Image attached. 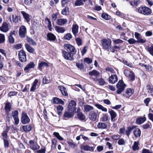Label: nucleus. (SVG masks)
I'll use <instances>...</instances> for the list:
<instances>
[{
	"mask_svg": "<svg viewBox=\"0 0 153 153\" xmlns=\"http://www.w3.org/2000/svg\"><path fill=\"white\" fill-rule=\"evenodd\" d=\"M108 113L111 116V120L112 122H114L116 120V118L117 117L116 113L112 109L109 110Z\"/></svg>",
	"mask_w": 153,
	"mask_h": 153,
	"instance_id": "nucleus-13",
	"label": "nucleus"
},
{
	"mask_svg": "<svg viewBox=\"0 0 153 153\" xmlns=\"http://www.w3.org/2000/svg\"><path fill=\"white\" fill-rule=\"evenodd\" d=\"M101 119L102 121L104 122L109 121V118L107 114H105L103 116Z\"/></svg>",
	"mask_w": 153,
	"mask_h": 153,
	"instance_id": "nucleus-45",
	"label": "nucleus"
},
{
	"mask_svg": "<svg viewBox=\"0 0 153 153\" xmlns=\"http://www.w3.org/2000/svg\"><path fill=\"white\" fill-rule=\"evenodd\" d=\"M55 29L56 31L58 33H63L65 31V30L64 27L58 26H55Z\"/></svg>",
	"mask_w": 153,
	"mask_h": 153,
	"instance_id": "nucleus-31",
	"label": "nucleus"
},
{
	"mask_svg": "<svg viewBox=\"0 0 153 153\" xmlns=\"http://www.w3.org/2000/svg\"><path fill=\"white\" fill-rule=\"evenodd\" d=\"M26 33V29L25 26H22L20 27L19 33V35L21 37H24Z\"/></svg>",
	"mask_w": 153,
	"mask_h": 153,
	"instance_id": "nucleus-10",
	"label": "nucleus"
},
{
	"mask_svg": "<svg viewBox=\"0 0 153 153\" xmlns=\"http://www.w3.org/2000/svg\"><path fill=\"white\" fill-rule=\"evenodd\" d=\"M97 115V113L94 111H91L89 114L88 118L92 121H95L96 120Z\"/></svg>",
	"mask_w": 153,
	"mask_h": 153,
	"instance_id": "nucleus-17",
	"label": "nucleus"
},
{
	"mask_svg": "<svg viewBox=\"0 0 153 153\" xmlns=\"http://www.w3.org/2000/svg\"><path fill=\"white\" fill-rule=\"evenodd\" d=\"M133 133L135 137H140L141 135V131L139 129L136 128L133 131Z\"/></svg>",
	"mask_w": 153,
	"mask_h": 153,
	"instance_id": "nucleus-34",
	"label": "nucleus"
},
{
	"mask_svg": "<svg viewBox=\"0 0 153 153\" xmlns=\"http://www.w3.org/2000/svg\"><path fill=\"white\" fill-rule=\"evenodd\" d=\"M146 49L147 51L153 56V46L152 45H149L147 47Z\"/></svg>",
	"mask_w": 153,
	"mask_h": 153,
	"instance_id": "nucleus-42",
	"label": "nucleus"
},
{
	"mask_svg": "<svg viewBox=\"0 0 153 153\" xmlns=\"http://www.w3.org/2000/svg\"><path fill=\"white\" fill-rule=\"evenodd\" d=\"M101 42L103 48L109 51L111 48V41L104 39L101 40Z\"/></svg>",
	"mask_w": 153,
	"mask_h": 153,
	"instance_id": "nucleus-3",
	"label": "nucleus"
},
{
	"mask_svg": "<svg viewBox=\"0 0 153 153\" xmlns=\"http://www.w3.org/2000/svg\"><path fill=\"white\" fill-rule=\"evenodd\" d=\"M64 38L67 40H69L72 37V36L71 34L70 33H68L66 34L64 36Z\"/></svg>",
	"mask_w": 153,
	"mask_h": 153,
	"instance_id": "nucleus-60",
	"label": "nucleus"
},
{
	"mask_svg": "<svg viewBox=\"0 0 153 153\" xmlns=\"http://www.w3.org/2000/svg\"><path fill=\"white\" fill-rule=\"evenodd\" d=\"M21 120L22 123L25 124L28 123L30 122V119L26 113L24 112H22Z\"/></svg>",
	"mask_w": 153,
	"mask_h": 153,
	"instance_id": "nucleus-7",
	"label": "nucleus"
},
{
	"mask_svg": "<svg viewBox=\"0 0 153 153\" xmlns=\"http://www.w3.org/2000/svg\"><path fill=\"white\" fill-rule=\"evenodd\" d=\"M75 113L72 111H68L65 112L64 114V117L65 119L73 117Z\"/></svg>",
	"mask_w": 153,
	"mask_h": 153,
	"instance_id": "nucleus-20",
	"label": "nucleus"
},
{
	"mask_svg": "<svg viewBox=\"0 0 153 153\" xmlns=\"http://www.w3.org/2000/svg\"><path fill=\"white\" fill-rule=\"evenodd\" d=\"M53 102H52L55 104H61L62 105H64V101L61 99L57 97H54L53 99Z\"/></svg>",
	"mask_w": 153,
	"mask_h": 153,
	"instance_id": "nucleus-26",
	"label": "nucleus"
},
{
	"mask_svg": "<svg viewBox=\"0 0 153 153\" xmlns=\"http://www.w3.org/2000/svg\"><path fill=\"white\" fill-rule=\"evenodd\" d=\"M25 46L26 49L28 52L31 53H33L34 52V49L29 44H25Z\"/></svg>",
	"mask_w": 153,
	"mask_h": 153,
	"instance_id": "nucleus-36",
	"label": "nucleus"
},
{
	"mask_svg": "<svg viewBox=\"0 0 153 153\" xmlns=\"http://www.w3.org/2000/svg\"><path fill=\"white\" fill-rule=\"evenodd\" d=\"M58 88L63 95L66 96H68L66 89L65 87L61 86H59L58 87Z\"/></svg>",
	"mask_w": 153,
	"mask_h": 153,
	"instance_id": "nucleus-25",
	"label": "nucleus"
},
{
	"mask_svg": "<svg viewBox=\"0 0 153 153\" xmlns=\"http://www.w3.org/2000/svg\"><path fill=\"white\" fill-rule=\"evenodd\" d=\"M146 89L149 94L153 96V86L149 85H147L146 86Z\"/></svg>",
	"mask_w": 153,
	"mask_h": 153,
	"instance_id": "nucleus-29",
	"label": "nucleus"
},
{
	"mask_svg": "<svg viewBox=\"0 0 153 153\" xmlns=\"http://www.w3.org/2000/svg\"><path fill=\"white\" fill-rule=\"evenodd\" d=\"M26 40L31 45L34 46H35L36 45V43L30 37H27Z\"/></svg>",
	"mask_w": 153,
	"mask_h": 153,
	"instance_id": "nucleus-41",
	"label": "nucleus"
},
{
	"mask_svg": "<svg viewBox=\"0 0 153 153\" xmlns=\"http://www.w3.org/2000/svg\"><path fill=\"white\" fill-rule=\"evenodd\" d=\"M97 81L98 82L100 85H103L105 83V82L104 79L101 78H99L98 79H97Z\"/></svg>",
	"mask_w": 153,
	"mask_h": 153,
	"instance_id": "nucleus-49",
	"label": "nucleus"
},
{
	"mask_svg": "<svg viewBox=\"0 0 153 153\" xmlns=\"http://www.w3.org/2000/svg\"><path fill=\"white\" fill-rule=\"evenodd\" d=\"M137 12L144 15H149L152 13L151 9L147 7H140L138 8Z\"/></svg>",
	"mask_w": 153,
	"mask_h": 153,
	"instance_id": "nucleus-2",
	"label": "nucleus"
},
{
	"mask_svg": "<svg viewBox=\"0 0 153 153\" xmlns=\"http://www.w3.org/2000/svg\"><path fill=\"white\" fill-rule=\"evenodd\" d=\"M140 2L139 0H134L133 2H130V3L131 5L133 6H137L138 4Z\"/></svg>",
	"mask_w": 153,
	"mask_h": 153,
	"instance_id": "nucleus-56",
	"label": "nucleus"
},
{
	"mask_svg": "<svg viewBox=\"0 0 153 153\" xmlns=\"http://www.w3.org/2000/svg\"><path fill=\"white\" fill-rule=\"evenodd\" d=\"M84 61L88 64H90L92 63V60L88 58H85L84 59Z\"/></svg>",
	"mask_w": 153,
	"mask_h": 153,
	"instance_id": "nucleus-58",
	"label": "nucleus"
},
{
	"mask_svg": "<svg viewBox=\"0 0 153 153\" xmlns=\"http://www.w3.org/2000/svg\"><path fill=\"white\" fill-rule=\"evenodd\" d=\"M53 134L59 140H63V138L58 133L56 132H54L53 133Z\"/></svg>",
	"mask_w": 153,
	"mask_h": 153,
	"instance_id": "nucleus-52",
	"label": "nucleus"
},
{
	"mask_svg": "<svg viewBox=\"0 0 153 153\" xmlns=\"http://www.w3.org/2000/svg\"><path fill=\"white\" fill-rule=\"evenodd\" d=\"M118 77L116 75H112L109 77L108 82L109 83L114 84L117 82Z\"/></svg>",
	"mask_w": 153,
	"mask_h": 153,
	"instance_id": "nucleus-15",
	"label": "nucleus"
},
{
	"mask_svg": "<svg viewBox=\"0 0 153 153\" xmlns=\"http://www.w3.org/2000/svg\"><path fill=\"white\" fill-rule=\"evenodd\" d=\"M94 105L98 109L101 110L103 112H106L107 111V109L98 103H95Z\"/></svg>",
	"mask_w": 153,
	"mask_h": 153,
	"instance_id": "nucleus-30",
	"label": "nucleus"
},
{
	"mask_svg": "<svg viewBox=\"0 0 153 153\" xmlns=\"http://www.w3.org/2000/svg\"><path fill=\"white\" fill-rule=\"evenodd\" d=\"M136 127V126H135L127 127L126 130H125V134L126 135L127 137H129L132 130L135 128Z\"/></svg>",
	"mask_w": 153,
	"mask_h": 153,
	"instance_id": "nucleus-19",
	"label": "nucleus"
},
{
	"mask_svg": "<svg viewBox=\"0 0 153 153\" xmlns=\"http://www.w3.org/2000/svg\"><path fill=\"white\" fill-rule=\"evenodd\" d=\"M5 40V36L4 34L0 33V43H3Z\"/></svg>",
	"mask_w": 153,
	"mask_h": 153,
	"instance_id": "nucleus-57",
	"label": "nucleus"
},
{
	"mask_svg": "<svg viewBox=\"0 0 153 153\" xmlns=\"http://www.w3.org/2000/svg\"><path fill=\"white\" fill-rule=\"evenodd\" d=\"M140 65L142 66H144L145 67V68L148 71H150L152 70V67L151 66L149 65H144L143 64L140 63Z\"/></svg>",
	"mask_w": 153,
	"mask_h": 153,
	"instance_id": "nucleus-46",
	"label": "nucleus"
},
{
	"mask_svg": "<svg viewBox=\"0 0 153 153\" xmlns=\"http://www.w3.org/2000/svg\"><path fill=\"white\" fill-rule=\"evenodd\" d=\"M69 2V0H62L61 1V5L62 7H64L67 6Z\"/></svg>",
	"mask_w": 153,
	"mask_h": 153,
	"instance_id": "nucleus-48",
	"label": "nucleus"
},
{
	"mask_svg": "<svg viewBox=\"0 0 153 153\" xmlns=\"http://www.w3.org/2000/svg\"><path fill=\"white\" fill-rule=\"evenodd\" d=\"M138 142H134L132 148L134 150H137L139 149V147L138 146Z\"/></svg>",
	"mask_w": 153,
	"mask_h": 153,
	"instance_id": "nucleus-54",
	"label": "nucleus"
},
{
	"mask_svg": "<svg viewBox=\"0 0 153 153\" xmlns=\"http://www.w3.org/2000/svg\"><path fill=\"white\" fill-rule=\"evenodd\" d=\"M33 0H25L24 3L26 5H29L32 3Z\"/></svg>",
	"mask_w": 153,
	"mask_h": 153,
	"instance_id": "nucleus-63",
	"label": "nucleus"
},
{
	"mask_svg": "<svg viewBox=\"0 0 153 153\" xmlns=\"http://www.w3.org/2000/svg\"><path fill=\"white\" fill-rule=\"evenodd\" d=\"M15 31H12L10 33L8 36V41L10 43H13L14 42V39L13 36H15Z\"/></svg>",
	"mask_w": 153,
	"mask_h": 153,
	"instance_id": "nucleus-23",
	"label": "nucleus"
},
{
	"mask_svg": "<svg viewBox=\"0 0 153 153\" xmlns=\"http://www.w3.org/2000/svg\"><path fill=\"white\" fill-rule=\"evenodd\" d=\"M63 108V107L60 105H59L57 107V109L58 111V114L59 115L61 114Z\"/></svg>",
	"mask_w": 153,
	"mask_h": 153,
	"instance_id": "nucleus-51",
	"label": "nucleus"
},
{
	"mask_svg": "<svg viewBox=\"0 0 153 153\" xmlns=\"http://www.w3.org/2000/svg\"><path fill=\"white\" fill-rule=\"evenodd\" d=\"M18 111H12V115L14 120V123L15 125H18L19 123V119L18 117Z\"/></svg>",
	"mask_w": 153,
	"mask_h": 153,
	"instance_id": "nucleus-11",
	"label": "nucleus"
},
{
	"mask_svg": "<svg viewBox=\"0 0 153 153\" xmlns=\"http://www.w3.org/2000/svg\"><path fill=\"white\" fill-rule=\"evenodd\" d=\"M4 147L5 148H7L9 145V143L8 140H7L6 139H4Z\"/></svg>",
	"mask_w": 153,
	"mask_h": 153,
	"instance_id": "nucleus-64",
	"label": "nucleus"
},
{
	"mask_svg": "<svg viewBox=\"0 0 153 153\" xmlns=\"http://www.w3.org/2000/svg\"><path fill=\"white\" fill-rule=\"evenodd\" d=\"M83 4L82 0H77L74 3V5L77 6L83 5Z\"/></svg>",
	"mask_w": 153,
	"mask_h": 153,
	"instance_id": "nucleus-47",
	"label": "nucleus"
},
{
	"mask_svg": "<svg viewBox=\"0 0 153 153\" xmlns=\"http://www.w3.org/2000/svg\"><path fill=\"white\" fill-rule=\"evenodd\" d=\"M128 43L130 45H132L135 44L136 42V40H135L133 38H130L128 40Z\"/></svg>",
	"mask_w": 153,
	"mask_h": 153,
	"instance_id": "nucleus-59",
	"label": "nucleus"
},
{
	"mask_svg": "<svg viewBox=\"0 0 153 153\" xmlns=\"http://www.w3.org/2000/svg\"><path fill=\"white\" fill-rule=\"evenodd\" d=\"M76 102L74 100H71L67 106V110L69 111H72L76 113Z\"/></svg>",
	"mask_w": 153,
	"mask_h": 153,
	"instance_id": "nucleus-4",
	"label": "nucleus"
},
{
	"mask_svg": "<svg viewBox=\"0 0 153 153\" xmlns=\"http://www.w3.org/2000/svg\"><path fill=\"white\" fill-rule=\"evenodd\" d=\"M21 13L26 22L27 23L29 22L31 20V16L24 11H21Z\"/></svg>",
	"mask_w": 153,
	"mask_h": 153,
	"instance_id": "nucleus-14",
	"label": "nucleus"
},
{
	"mask_svg": "<svg viewBox=\"0 0 153 153\" xmlns=\"http://www.w3.org/2000/svg\"><path fill=\"white\" fill-rule=\"evenodd\" d=\"M11 105L10 103H7L5 106V111L6 113H8L10 111Z\"/></svg>",
	"mask_w": 153,
	"mask_h": 153,
	"instance_id": "nucleus-43",
	"label": "nucleus"
},
{
	"mask_svg": "<svg viewBox=\"0 0 153 153\" xmlns=\"http://www.w3.org/2000/svg\"><path fill=\"white\" fill-rule=\"evenodd\" d=\"M13 21L15 23H18L19 21L20 20V17L19 16L12 15Z\"/></svg>",
	"mask_w": 153,
	"mask_h": 153,
	"instance_id": "nucleus-44",
	"label": "nucleus"
},
{
	"mask_svg": "<svg viewBox=\"0 0 153 153\" xmlns=\"http://www.w3.org/2000/svg\"><path fill=\"white\" fill-rule=\"evenodd\" d=\"M9 27L7 23L6 22H4L2 24L1 27H0V30L4 32H6L8 31Z\"/></svg>",
	"mask_w": 153,
	"mask_h": 153,
	"instance_id": "nucleus-16",
	"label": "nucleus"
},
{
	"mask_svg": "<svg viewBox=\"0 0 153 153\" xmlns=\"http://www.w3.org/2000/svg\"><path fill=\"white\" fill-rule=\"evenodd\" d=\"M69 8L65 7L62 11V13L63 15H65L67 14V11L68 10Z\"/></svg>",
	"mask_w": 153,
	"mask_h": 153,
	"instance_id": "nucleus-61",
	"label": "nucleus"
},
{
	"mask_svg": "<svg viewBox=\"0 0 153 153\" xmlns=\"http://www.w3.org/2000/svg\"><path fill=\"white\" fill-rule=\"evenodd\" d=\"M134 91L131 88H127L125 93L123 94V96L127 98H129L134 93Z\"/></svg>",
	"mask_w": 153,
	"mask_h": 153,
	"instance_id": "nucleus-9",
	"label": "nucleus"
},
{
	"mask_svg": "<svg viewBox=\"0 0 153 153\" xmlns=\"http://www.w3.org/2000/svg\"><path fill=\"white\" fill-rule=\"evenodd\" d=\"M136 40L137 43H144L146 42V40L145 39H142L140 37L138 38Z\"/></svg>",
	"mask_w": 153,
	"mask_h": 153,
	"instance_id": "nucleus-50",
	"label": "nucleus"
},
{
	"mask_svg": "<svg viewBox=\"0 0 153 153\" xmlns=\"http://www.w3.org/2000/svg\"><path fill=\"white\" fill-rule=\"evenodd\" d=\"M125 142L123 138L120 139L118 142V143L119 145H124Z\"/></svg>",
	"mask_w": 153,
	"mask_h": 153,
	"instance_id": "nucleus-62",
	"label": "nucleus"
},
{
	"mask_svg": "<svg viewBox=\"0 0 153 153\" xmlns=\"http://www.w3.org/2000/svg\"><path fill=\"white\" fill-rule=\"evenodd\" d=\"M84 111L86 112H88L94 109V108L91 106L89 105H86L84 106Z\"/></svg>",
	"mask_w": 153,
	"mask_h": 153,
	"instance_id": "nucleus-33",
	"label": "nucleus"
},
{
	"mask_svg": "<svg viewBox=\"0 0 153 153\" xmlns=\"http://www.w3.org/2000/svg\"><path fill=\"white\" fill-rule=\"evenodd\" d=\"M30 144V148L33 150H36L39 149V148L37 146V144L35 143L33 140H30L29 141Z\"/></svg>",
	"mask_w": 153,
	"mask_h": 153,
	"instance_id": "nucleus-21",
	"label": "nucleus"
},
{
	"mask_svg": "<svg viewBox=\"0 0 153 153\" xmlns=\"http://www.w3.org/2000/svg\"><path fill=\"white\" fill-rule=\"evenodd\" d=\"M22 128L25 132H27L31 130L32 127L30 125H27L22 126Z\"/></svg>",
	"mask_w": 153,
	"mask_h": 153,
	"instance_id": "nucleus-37",
	"label": "nucleus"
},
{
	"mask_svg": "<svg viewBox=\"0 0 153 153\" xmlns=\"http://www.w3.org/2000/svg\"><path fill=\"white\" fill-rule=\"evenodd\" d=\"M98 128L105 129L107 127V125L105 123H99L97 125Z\"/></svg>",
	"mask_w": 153,
	"mask_h": 153,
	"instance_id": "nucleus-40",
	"label": "nucleus"
},
{
	"mask_svg": "<svg viewBox=\"0 0 153 153\" xmlns=\"http://www.w3.org/2000/svg\"><path fill=\"white\" fill-rule=\"evenodd\" d=\"M48 66V65L47 62H42L39 64L38 68L39 70L41 71L42 68L44 67H47Z\"/></svg>",
	"mask_w": 153,
	"mask_h": 153,
	"instance_id": "nucleus-35",
	"label": "nucleus"
},
{
	"mask_svg": "<svg viewBox=\"0 0 153 153\" xmlns=\"http://www.w3.org/2000/svg\"><path fill=\"white\" fill-rule=\"evenodd\" d=\"M113 42L115 44H122L123 42V41L120 39H117L113 40Z\"/></svg>",
	"mask_w": 153,
	"mask_h": 153,
	"instance_id": "nucleus-55",
	"label": "nucleus"
},
{
	"mask_svg": "<svg viewBox=\"0 0 153 153\" xmlns=\"http://www.w3.org/2000/svg\"><path fill=\"white\" fill-rule=\"evenodd\" d=\"M102 17L106 20L109 19L110 18V16L106 13H103L101 15Z\"/></svg>",
	"mask_w": 153,
	"mask_h": 153,
	"instance_id": "nucleus-53",
	"label": "nucleus"
},
{
	"mask_svg": "<svg viewBox=\"0 0 153 153\" xmlns=\"http://www.w3.org/2000/svg\"><path fill=\"white\" fill-rule=\"evenodd\" d=\"M79 119L80 120H84L85 119V117L84 114L82 113H79L77 114Z\"/></svg>",
	"mask_w": 153,
	"mask_h": 153,
	"instance_id": "nucleus-39",
	"label": "nucleus"
},
{
	"mask_svg": "<svg viewBox=\"0 0 153 153\" xmlns=\"http://www.w3.org/2000/svg\"><path fill=\"white\" fill-rule=\"evenodd\" d=\"M78 28L79 27L76 24L73 25L72 31L75 36L78 33Z\"/></svg>",
	"mask_w": 153,
	"mask_h": 153,
	"instance_id": "nucleus-28",
	"label": "nucleus"
},
{
	"mask_svg": "<svg viewBox=\"0 0 153 153\" xmlns=\"http://www.w3.org/2000/svg\"><path fill=\"white\" fill-rule=\"evenodd\" d=\"M126 86V85L122 80H120L116 85V93L118 94H121L123 91Z\"/></svg>",
	"mask_w": 153,
	"mask_h": 153,
	"instance_id": "nucleus-1",
	"label": "nucleus"
},
{
	"mask_svg": "<svg viewBox=\"0 0 153 153\" xmlns=\"http://www.w3.org/2000/svg\"><path fill=\"white\" fill-rule=\"evenodd\" d=\"M38 82V80L37 79H35L30 89V91L31 92L34 91L36 89V87L38 86L37 84Z\"/></svg>",
	"mask_w": 153,
	"mask_h": 153,
	"instance_id": "nucleus-27",
	"label": "nucleus"
},
{
	"mask_svg": "<svg viewBox=\"0 0 153 153\" xmlns=\"http://www.w3.org/2000/svg\"><path fill=\"white\" fill-rule=\"evenodd\" d=\"M35 65L33 62H30L25 66L24 70L25 71H28L30 68H33Z\"/></svg>",
	"mask_w": 153,
	"mask_h": 153,
	"instance_id": "nucleus-32",
	"label": "nucleus"
},
{
	"mask_svg": "<svg viewBox=\"0 0 153 153\" xmlns=\"http://www.w3.org/2000/svg\"><path fill=\"white\" fill-rule=\"evenodd\" d=\"M89 75L91 76H94L95 78H93V80L95 81H97V79L98 76L100 75V72L96 70H93L89 72Z\"/></svg>",
	"mask_w": 153,
	"mask_h": 153,
	"instance_id": "nucleus-12",
	"label": "nucleus"
},
{
	"mask_svg": "<svg viewBox=\"0 0 153 153\" xmlns=\"http://www.w3.org/2000/svg\"><path fill=\"white\" fill-rule=\"evenodd\" d=\"M19 60L22 62H25L26 60V54L25 51L21 50L18 53Z\"/></svg>",
	"mask_w": 153,
	"mask_h": 153,
	"instance_id": "nucleus-8",
	"label": "nucleus"
},
{
	"mask_svg": "<svg viewBox=\"0 0 153 153\" xmlns=\"http://www.w3.org/2000/svg\"><path fill=\"white\" fill-rule=\"evenodd\" d=\"M62 53L63 56L65 59L70 60H73V56L71 55L70 53L65 51H63Z\"/></svg>",
	"mask_w": 153,
	"mask_h": 153,
	"instance_id": "nucleus-18",
	"label": "nucleus"
},
{
	"mask_svg": "<svg viewBox=\"0 0 153 153\" xmlns=\"http://www.w3.org/2000/svg\"><path fill=\"white\" fill-rule=\"evenodd\" d=\"M48 40L53 41L56 39V36L52 33H48L47 35Z\"/></svg>",
	"mask_w": 153,
	"mask_h": 153,
	"instance_id": "nucleus-24",
	"label": "nucleus"
},
{
	"mask_svg": "<svg viewBox=\"0 0 153 153\" xmlns=\"http://www.w3.org/2000/svg\"><path fill=\"white\" fill-rule=\"evenodd\" d=\"M125 75L130 81H134L135 79V76L132 71L130 70H125L124 71Z\"/></svg>",
	"mask_w": 153,
	"mask_h": 153,
	"instance_id": "nucleus-5",
	"label": "nucleus"
},
{
	"mask_svg": "<svg viewBox=\"0 0 153 153\" xmlns=\"http://www.w3.org/2000/svg\"><path fill=\"white\" fill-rule=\"evenodd\" d=\"M65 49L69 53L74 54L76 53V50L74 47L69 44H65L64 46Z\"/></svg>",
	"mask_w": 153,
	"mask_h": 153,
	"instance_id": "nucleus-6",
	"label": "nucleus"
},
{
	"mask_svg": "<svg viewBox=\"0 0 153 153\" xmlns=\"http://www.w3.org/2000/svg\"><path fill=\"white\" fill-rule=\"evenodd\" d=\"M146 120L145 117H140L136 119V123L138 124H141Z\"/></svg>",
	"mask_w": 153,
	"mask_h": 153,
	"instance_id": "nucleus-38",
	"label": "nucleus"
},
{
	"mask_svg": "<svg viewBox=\"0 0 153 153\" xmlns=\"http://www.w3.org/2000/svg\"><path fill=\"white\" fill-rule=\"evenodd\" d=\"M67 20L66 19H58L56 22V24L60 26H62L66 23Z\"/></svg>",
	"mask_w": 153,
	"mask_h": 153,
	"instance_id": "nucleus-22",
	"label": "nucleus"
}]
</instances>
